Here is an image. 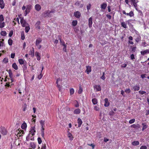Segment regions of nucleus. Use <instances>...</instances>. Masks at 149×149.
<instances>
[{
    "mask_svg": "<svg viewBox=\"0 0 149 149\" xmlns=\"http://www.w3.org/2000/svg\"><path fill=\"white\" fill-rule=\"evenodd\" d=\"M26 9L24 12V15L26 16L27 14L29 13L30 12L31 10L32 9V6L31 4H29L26 6L24 5L22 7V10H24Z\"/></svg>",
    "mask_w": 149,
    "mask_h": 149,
    "instance_id": "1",
    "label": "nucleus"
},
{
    "mask_svg": "<svg viewBox=\"0 0 149 149\" xmlns=\"http://www.w3.org/2000/svg\"><path fill=\"white\" fill-rule=\"evenodd\" d=\"M55 10L54 9L50 11H49V10H48L44 12L43 14L44 15V16L45 17H51L52 16V15L51 14V13H54L55 12Z\"/></svg>",
    "mask_w": 149,
    "mask_h": 149,
    "instance_id": "2",
    "label": "nucleus"
},
{
    "mask_svg": "<svg viewBox=\"0 0 149 149\" xmlns=\"http://www.w3.org/2000/svg\"><path fill=\"white\" fill-rule=\"evenodd\" d=\"M42 42V39L40 38H39L36 39L35 44L38 48L39 49H40L42 47V45L40 44Z\"/></svg>",
    "mask_w": 149,
    "mask_h": 149,
    "instance_id": "3",
    "label": "nucleus"
},
{
    "mask_svg": "<svg viewBox=\"0 0 149 149\" xmlns=\"http://www.w3.org/2000/svg\"><path fill=\"white\" fill-rule=\"evenodd\" d=\"M81 2L79 1H77L74 3V5L76 7H79V8H82L84 6V4H81Z\"/></svg>",
    "mask_w": 149,
    "mask_h": 149,
    "instance_id": "4",
    "label": "nucleus"
},
{
    "mask_svg": "<svg viewBox=\"0 0 149 149\" xmlns=\"http://www.w3.org/2000/svg\"><path fill=\"white\" fill-rule=\"evenodd\" d=\"M20 23L23 27H25L26 26L29 25V24L27 23L26 21L24 20L23 19H21Z\"/></svg>",
    "mask_w": 149,
    "mask_h": 149,
    "instance_id": "5",
    "label": "nucleus"
},
{
    "mask_svg": "<svg viewBox=\"0 0 149 149\" xmlns=\"http://www.w3.org/2000/svg\"><path fill=\"white\" fill-rule=\"evenodd\" d=\"M35 129V126L31 127V130L29 132L30 133L29 134L30 135L31 134L32 136L34 135H35V133L36 132Z\"/></svg>",
    "mask_w": 149,
    "mask_h": 149,
    "instance_id": "6",
    "label": "nucleus"
},
{
    "mask_svg": "<svg viewBox=\"0 0 149 149\" xmlns=\"http://www.w3.org/2000/svg\"><path fill=\"white\" fill-rule=\"evenodd\" d=\"M94 89H96V91H100L101 90V88L100 85H95L94 86Z\"/></svg>",
    "mask_w": 149,
    "mask_h": 149,
    "instance_id": "7",
    "label": "nucleus"
},
{
    "mask_svg": "<svg viewBox=\"0 0 149 149\" xmlns=\"http://www.w3.org/2000/svg\"><path fill=\"white\" fill-rule=\"evenodd\" d=\"M74 16L77 18H79L81 16V14L79 11H77L74 12Z\"/></svg>",
    "mask_w": 149,
    "mask_h": 149,
    "instance_id": "8",
    "label": "nucleus"
},
{
    "mask_svg": "<svg viewBox=\"0 0 149 149\" xmlns=\"http://www.w3.org/2000/svg\"><path fill=\"white\" fill-rule=\"evenodd\" d=\"M0 132L3 135H5L7 134V131L4 127H1L0 129Z\"/></svg>",
    "mask_w": 149,
    "mask_h": 149,
    "instance_id": "9",
    "label": "nucleus"
},
{
    "mask_svg": "<svg viewBox=\"0 0 149 149\" xmlns=\"http://www.w3.org/2000/svg\"><path fill=\"white\" fill-rule=\"evenodd\" d=\"M131 2L132 4H133L135 8H136L137 6V3L138 1L136 2V0H129Z\"/></svg>",
    "mask_w": 149,
    "mask_h": 149,
    "instance_id": "10",
    "label": "nucleus"
},
{
    "mask_svg": "<svg viewBox=\"0 0 149 149\" xmlns=\"http://www.w3.org/2000/svg\"><path fill=\"white\" fill-rule=\"evenodd\" d=\"M93 24V18L92 17H90L88 19V27L91 28Z\"/></svg>",
    "mask_w": 149,
    "mask_h": 149,
    "instance_id": "11",
    "label": "nucleus"
},
{
    "mask_svg": "<svg viewBox=\"0 0 149 149\" xmlns=\"http://www.w3.org/2000/svg\"><path fill=\"white\" fill-rule=\"evenodd\" d=\"M86 69L85 71L88 74L89 73L91 72V66H87L86 67Z\"/></svg>",
    "mask_w": 149,
    "mask_h": 149,
    "instance_id": "12",
    "label": "nucleus"
},
{
    "mask_svg": "<svg viewBox=\"0 0 149 149\" xmlns=\"http://www.w3.org/2000/svg\"><path fill=\"white\" fill-rule=\"evenodd\" d=\"M41 8V6L38 4H36L35 6V9L37 11H39Z\"/></svg>",
    "mask_w": 149,
    "mask_h": 149,
    "instance_id": "13",
    "label": "nucleus"
},
{
    "mask_svg": "<svg viewBox=\"0 0 149 149\" xmlns=\"http://www.w3.org/2000/svg\"><path fill=\"white\" fill-rule=\"evenodd\" d=\"M40 53L38 52H35V55L37 58V60L40 61V60L41 57L40 56Z\"/></svg>",
    "mask_w": 149,
    "mask_h": 149,
    "instance_id": "14",
    "label": "nucleus"
},
{
    "mask_svg": "<svg viewBox=\"0 0 149 149\" xmlns=\"http://www.w3.org/2000/svg\"><path fill=\"white\" fill-rule=\"evenodd\" d=\"M5 7V3L3 0H0V8L1 9H3Z\"/></svg>",
    "mask_w": 149,
    "mask_h": 149,
    "instance_id": "15",
    "label": "nucleus"
},
{
    "mask_svg": "<svg viewBox=\"0 0 149 149\" xmlns=\"http://www.w3.org/2000/svg\"><path fill=\"white\" fill-rule=\"evenodd\" d=\"M105 103L104 104V106L105 107H108L109 105V102H108V99L107 98H106L104 99Z\"/></svg>",
    "mask_w": 149,
    "mask_h": 149,
    "instance_id": "16",
    "label": "nucleus"
},
{
    "mask_svg": "<svg viewBox=\"0 0 149 149\" xmlns=\"http://www.w3.org/2000/svg\"><path fill=\"white\" fill-rule=\"evenodd\" d=\"M44 126H41V135L44 138V130H45L44 128Z\"/></svg>",
    "mask_w": 149,
    "mask_h": 149,
    "instance_id": "17",
    "label": "nucleus"
},
{
    "mask_svg": "<svg viewBox=\"0 0 149 149\" xmlns=\"http://www.w3.org/2000/svg\"><path fill=\"white\" fill-rule=\"evenodd\" d=\"M107 6V5L106 3H103L101 5L100 8L102 9L105 10Z\"/></svg>",
    "mask_w": 149,
    "mask_h": 149,
    "instance_id": "18",
    "label": "nucleus"
},
{
    "mask_svg": "<svg viewBox=\"0 0 149 149\" xmlns=\"http://www.w3.org/2000/svg\"><path fill=\"white\" fill-rule=\"evenodd\" d=\"M18 61L19 63L21 65L24 64L25 63H26V62L22 58L19 59Z\"/></svg>",
    "mask_w": 149,
    "mask_h": 149,
    "instance_id": "19",
    "label": "nucleus"
},
{
    "mask_svg": "<svg viewBox=\"0 0 149 149\" xmlns=\"http://www.w3.org/2000/svg\"><path fill=\"white\" fill-rule=\"evenodd\" d=\"M40 21H38L35 24V27L36 28H38V29H40Z\"/></svg>",
    "mask_w": 149,
    "mask_h": 149,
    "instance_id": "20",
    "label": "nucleus"
},
{
    "mask_svg": "<svg viewBox=\"0 0 149 149\" xmlns=\"http://www.w3.org/2000/svg\"><path fill=\"white\" fill-rule=\"evenodd\" d=\"M81 111V110L80 109H76L74 110V113L75 114H78L80 113Z\"/></svg>",
    "mask_w": 149,
    "mask_h": 149,
    "instance_id": "21",
    "label": "nucleus"
},
{
    "mask_svg": "<svg viewBox=\"0 0 149 149\" xmlns=\"http://www.w3.org/2000/svg\"><path fill=\"white\" fill-rule=\"evenodd\" d=\"M132 88L134 91H138L140 89V87L139 86L135 85L133 86Z\"/></svg>",
    "mask_w": 149,
    "mask_h": 149,
    "instance_id": "22",
    "label": "nucleus"
},
{
    "mask_svg": "<svg viewBox=\"0 0 149 149\" xmlns=\"http://www.w3.org/2000/svg\"><path fill=\"white\" fill-rule=\"evenodd\" d=\"M78 123V127H81L82 124V122L81 119L80 118H78L77 120Z\"/></svg>",
    "mask_w": 149,
    "mask_h": 149,
    "instance_id": "23",
    "label": "nucleus"
},
{
    "mask_svg": "<svg viewBox=\"0 0 149 149\" xmlns=\"http://www.w3.org/2000/svg\"><path fill=\"white\" fill-rule=\"evenodd\" d=\"M68 137L69 138L70 140L72 141L73 140L74 137L72 136V134L70 132H68Z\"/></svg>",
    "mask_w": 149,
    "mask_h": 149,
    "instance_id": "24",
    "label": "nucleus"
},
{
    "mask_svg": "<svg viewBox=\"0 0 149 149\" xmlns=\"http://www.w3.org/2000/svg\"><path fill=\"white\" fill-rule=\"evenodd\" d=\"M142 125L143 126L142 129V131H143L146 129L148 127V126L146 123H142Z\"/></svg>",
    "mask_w": 149,
    "mask_h": 149,
    "instance_id": "25",
    "label": "nucleus"
},
{
    "mask_svg": "<svg viewBox=\"0 0 149 149\" xmlns=\"http://www.w3.org/2000/svg\"><path fill=\"white\" fill-rule=\"evenodd\" d=\"M132 144L134 146H136L139 145V142L138 141H134L132 142Z\"/></svg>",
    "mask_w": 149,
    "mask_h": 149,
    "instance_id": "26",
    "label": "nucleus"
},
{
    "mask_svg": "<svg viewBox=\"0 0 149 149\" xmlns=\"http://www.w3.org/2000/svg\"><path fill=\"white\" fill-rule=\"evenodd\" d=\"M12 66L15 70H17L18 69V67L15 63H14L13 64Z\"/></svg>",
    "mask_w": 149,
    "mask_h": 149,
    "instance_id": "27",
    "label": "nucleus"
},
{
    "mask_svg": "<svg viewBox=\"0 0 149 149\" xmlns=\"http://www.w3.org/2000/svg\"><path fill=\"white\" fill-rule=\"evenodd\" d=\"M27 127V125L25 123H23L22 125L21 128L22 129H25Z\"/></svg>",
    "mask_w": 149,
    "mask_h": 149,
    "instance_id": "28",
    "label": "nucleus"
},
{
    "mask_svg": "<svg viewBox=\"0 0 149 149\" xmlns=\"http://www.w3.org/2000/svg\"><path fill=\"white\" fill-rule=\"evenodd\" d=\"M126 15L129 16L130 17H132L134 16V14L133 12L132 11H131L129 13H127Z\"/></svg>",
    "mask_w": 149,
    "mask_h": 149,
    "instance_id": "29",
    "label": "nucleus"
},
{
    "mask_svg": "<svg viewBox=\"0 0 149 149\" xmlns=\"http://www.w3.org/2000/svg\"><path fill=\"white\" fill-rule=\"evenodd\" d=\"M121 26L125 29H127V28L126 24L124 22H122L121 23Z\"/></svg>",
    "mask_w": 149,
    "mask_h": 149,
    "instance_id": "30",
    "label": "nucleus"
},
{
    "mask_svg": "<svg viewBox=\"0 0 149 149\" xmlns=\"http://www.w3.org/2000/svg\"><path fill=\"white\" fill-rule=\"evenodd\" d=\"M30 29V26H29V25H27V26H25V32H26V33H28L29 32V31Z\"/></svg>",
    "mask_w": 149,
    "mask_h": 149,
    "instance_id": "31",
    "label": "nucleus"
},
{
    "mask_svg": "<svg viewBox=\"0 0 149 149\" xmlns=\"http://www.w3.org/2000/svg\"><path fill=\"white\" fill-rule=\"evenodd\" d=\"M92 101L94 104H96L97 103V100L96 98L93 99L92 100Z\"/></svg>",
    "mask_w": 149,
    "mask_h": 149,
    "instance_id": "32",
    "label": "nucleus"
},
{
    "mask_svg": "<svg viewBox=\"0 0 149 149\" xmlns=\"http://www.w3.org/2000/svg\"><path fill=\"white\" fill-rule=\"evenodd\" d=\"M0 28H2L4 27L5 25V23L4 22H0Z\"/></svg>",
    "mask_w": 149,
    "mask_h": 149,
    "instance_id": "33",
    "label": "nucleus"
},
{
    "mask_svg": "<svg viewBox=\"0 0 149 149\" xmlns=\"http://www.w3.org/2000/svg\"><path fill=\"white\" fill-rule=\"evenodd\" d=\"M77 20H73L72 22V25L73 26H75L77 24Z\"/></svg>",
    "mask_w": 149,
    "mask_h": 149,
    "instance_id": "34",
    "label": "nucleus"
},
{
    "mask_svg": "<svg viewBox=\"0 0 149 149\" xmlns=\"http://www.w3.org/2000/svg\"><path fill=\"white\" fill-rule=\"evenodd\" d=\"M59 40H60V42L61 45H62L63 46H64V45H66L65 44V42L63 40H62L60 38H59Z\"/></svg>",
    "mask_w": 149,
    "mask_h": 149,
    "instance_id": "35",
    "label": "nucleus"
},
{
    "mask_svg": "<svg viewBox=\"0 0 149 149\" xmlns=\"http://www.w3.org/2000/svg\"><path fill=\"white\" fill-rule=\"evenodd\" d=\"M8 73L9 74V76L10 79L13 78V73L12 72V71L11 70H9V71L8 72Z\"/></svg>",
    "mask_w": 149,
    "mask_h": 149,
    "instance_id": "36",
    "label": "nucleus"
},
{
    "mask_svg": "<svg viewBox=\"0 0 149 149\" xmlns=\"http://www.w3.org/2000/svg\"><path fill=\"white\" fill-rule=\"evenodd\" d=\"M1 35L3 36H5L7 34L6 32L5 31H2L0 33Z\"/></svg>",
    "mask_w": 149,
    "mask_h": 149,
    "instance_id": "37",
    "label": "nucleus"
},
{
    "mask_svg": "<svg viewBox=\"0 0 149 149\" xmlns=\"http://www.w3.org/2000/svg\"><path fill=\"white\" fill-rule=\"evenodd\" d=\"M13 40L10 39H9L8 41V43L9 45L11 46L13 44Z\"/></svg>",
    "mask_w": 149,
    "mask_h": 149,
    "instance_id": "38",
    "label": "nucleus"
},
{
    "mask_svg": "<svg viewBox=\"0 0 149 149\" xmlns=\"http://www.w3.org/2000/svg\"><path fill=\"white\" fill-rule=\"evenodd\" d=\"M141 40V37L140 36H139L138 37H137L135 39V41L137 42H139Z\"/></svg>",
    "mask_w": 149,
    "mask_h": 149,
    "instance_id": "39",
    "label": "nucleus"
},
{
    "mask_svg": "<svg viewBox=\"0 0 149 149\" xmlns=\"http://www.w3.org/2000/svg\"><path fill=\"white\" fill-rule=\"evenodd\" d=\"M133 21V20L132 19H130L128 20L127 22L129 26H130L131 24V22H132Z\"/></svg>",
    "mask_w": 149,
    "mask_h": 149,
    "instance_id": "40",
    "label": "nucleus"
},
{
    "mask_svg": "<svg viewBox=\"0 0 149 149\" xmlns=\"http://www.w3.org/2000/svg\"><path fill=\"white\" fill-rule=\"evenodd\" d=\"M22 107L23 111H25L27 109V105L26 104V103L24 104Z\"/></svg>",
    "mask_w": 149,
    "mask_h": 149,
    "instance_id": "41",
    "label": "nucleus"
},
{
    "mask_svg": "<svg viewBox=\"0 0 149 149\" xmlns=\"http://www.w3.org/2000/svg\"><path fill=\"white\" fill-rule=\"evenodd\" d=\"M19 132H20V133H18V134H19V136H22L23 134L24 133V131L23 130H20Z\"/></svg>",
    "mask_w": 149,
    "mask_h": 149,
    "instance_id": "42",
    "label": "nucleus"
},
{
    "mask_svg": "<svg viewBox=\"0 0 149 149\" xmlns=\"http://www.w3.org/2000/svg\"><path fill=\"white\" fill-rule=\"evenodd\" d=\"M74 102H75L76 103V104H74L75 107H79V104L78 101L76 100H75Z\"/></svg>",
    "mask_w": 149,
    "mask_h": 149,
    "instance_id": "43",
    "label": "nucleus"
},
{
    "mask_svg": "<svg viewBox=\"0 0 149 149\" xmlns=\"http://www.w3.org/2000/svg\"><path fill=\"white\" fill-rule=\"evenodd\" d=\"M70 95L73 94L74 92V90L73 88H71L70 91Z\"/></svg>",
    "mask_w": 149,
    "mask_h": 149,
    "instance_id": "44",
    "label": "nucleus"
},
{
    "mask_svg": "<svg viewBox=\"0 0 149 149\" xmlns=\"http://www.w3.org/2000/svg\"><path fill=\"white\" fill-rule=\"evenodd\" d=\"M83 91V89L81 87V86L79 87V91H78V93L79 94H81Z\"/></svg>",
    "mask_w": 149,
    "mask_h": 149,
    "instance_id": "45",
    "label": "nucleus"
},
{
    "mask_svg": "<svg viewBox=\"0 0 149 149\" xmlns=\"http://www.w3.org/2000/svg\"><path fill=\"white\" fill-rule=\"evenodd\" d=\"M3 61L4 63H6L8 62V60L7 58H5L3 59Z\"/></svg>",
    "mask_w": 149,
    "mask_h": 149,
    "instance_id": "46",
    "label": "nucleus"
},
{
    "mask_svg": "<svg viewBox=\"0 0 149 149\" xmlns=\"http://www.w3.org/2000/svg\"><path fill=\"white\" fill-rule=\"evenodd\" d=\"M4 19L3 15H0V22H3L4 21Z\"/></svg>",
    "mask_w": 149,
    "mask_h": 149,
    "instance_id": "47",
    "label": "nucleus"
},
{
    "mask_svg": "<svg viewBox=\"0 0 149 149\" xmlns=\"http://www.w3.org/2000/svg\"><path fill=\"white\" fill-rule=\"evenodd\" d=\"M91 3H89L88 5L87 6V9L88 11L89 10L91 9Z\"/></svg>",
    "mask_w": 149,
    "mask_h": 149,
    "instance_id": "48",
    "label": "nucleus"
},
{
    "mask_svg": "<svg viewBox=\"0 0 149 149\" xmlns=\"http://www.w3.org/2000/svg\"><path fill=\"white\" fill-rule=\"evenodd\" d=\"M124 91L127 93H129L131 91L130 89L128 88L125 90Z\"/></svg>",
    "mask_w": 149,
    "mask_h": 149,
    "instance_id": "49",
    "label": "nucleus"
},
{
    "mask_svg": "<svg viewBox=\"0 0 149 149\" xmlns=\"http://www.w3.org/2000/svg\"><path fill=\"white\" fill-rule=\"evenodd\" d=\"M136 47H133L132 48V50H131V52L133 53L136 50Z\"/></svg>",
    "mask_w": 149,
    "mask_h": 149,
    "instance_id": "50",
    "label": "nucleus"
},
{
    "mask_svg": "<svg viewBox=\"0 0 149 149\" xmlns=\"http://www.w3.org/2000/svg\"><path fill=\"white\" fill-rule=\"evenodd\" d=\"M135 120L134 119H132L129 120V123L130 124H132L135 122Z\"/></svg>",
    "mask_w": 149,
    "mask_h": 149,
    "instance_id": "51",
    "label": "nucleus"
},
{
    "mask_svg": "<svg viewBox=\"0 0 149 149\" xmlns=\"http://www.w3.org/2000/svg\"><path fill=\"white\" fill-rule=\"evenodd\" d=\"M101 78L103 79V80H105V72H103L102 73V76L101 77Z\"/></svg>",
    "mask_w": 149,
    "mask_h": 149,
    "instance_id": "52",
    "label": "nucleus"
},
{
    "mask_svg": "<svg viewBox=\"0 0 149 149\" xmlns=\"http://www.w3.org/2000/svg\"><path fill=\"white\" fill-rule=\"evenodd\" d=\"M23 68L24 70H26L27 68L26 66V63H25L24 64H23Z\"/></svg>",
    "mask_w": 149,
    "mask_h": 149,
    "instance_id": "53",
    "label": "nucleus"
},
{
    "mask_svg": "<svg viewBox=\"0 0 149 149\" xmlns=\"http://www.w3.org/2000/svg\"><path fill=\"white\" fill-rule=\"evenodd\" d=\"M45 122L44 120H41L40 121V123L41 125V126H44L45 125Z\"/></svg>",
    "mask_w": 149,
    "mask_h": 149,
    "instance_id": "54",
    "label": "nucleus"
},
{
    "mask_svg": "<svg viewBox=\"0 0 149 149\" xmlns=\"http://www.w3.org/2000/svg\"><path fill=\"white\" fill-rule=\"evenodd\" d=\"M33 50L31 51V55L32 56V57H33L34 56V48H33Z\"/></svg>",
    "mask_w": 149,
    "mask_h": 149,
    "instance_id": "55",
    "label": "nucleus"
},
{
    "mask_svg": "<svg viewBox=\"0 0 149 149\" xmlns=\"http://www.w3.org/2000/svg\"><path fill=\"white\" fill-rule=\"evenodd\" d=\"M37 139H38V143L39 144H40L42 142V140H41V138L40 137H38V138Z\"/></svg>",
    "mask_w": 149,
    "mask_h": 149,
    "instance_id": "56",
    "label": "nucleus"
},
{
    "mask_svg": "<svg viewBox=\"0 0 149 149\" xmlns=\"http://www.w3.org/2000/svg\"><path fill=\"white\" fill-rule=\"evenodd\" d=\"M141 53L142 55H144L145 54H146V50L143 51H141Z\"/></svg>",
    "mask_w": 149,
    "mask_h": 149,
    "instance_id": "57",
    "label": "nucleus"
},
{
    "mask_svg": "<svg viewBox=\"0 0 149 149\" xmlns=\"http://www.w3.org/2000/svg\"><path fill=\"white\" fill-rule=\"evenodd\" d=\"M138 127V125H136L134 124L132 125L131 126V127H132V128H137Z\"/></svg>",
    "mask_w": 149,
    "mask_h": 149,
    "instance_id": "58",
    "label": "nucleus"
},
{
    "mask_svg": "<svg viewBox=\"0 0 149 149\" xmlns=\"http://www.w3.org/2000/svg\"><path fill=\"white\" fill-rule=\"evenodd\" d=\"M31 147L33 149L35 148L36 147V145L34 143L31 144Z\"/></svg>",
    "mask_w": 149,
    "mask_h": 149,
    "instance_id": "59",
    "label": "nucleus"
},
{
    "mask_svg": "<svg viewBox=\"0 0 149 149\" xmlns=\"http://www.w3.org/2000/svg\"><path fill=\"white\" fill-rule=\"evenodd\" d=\"M41 149H46V145L45 144H42Z\"/></svg>",
    "mask_w": 149,
    "mask_h": 149,
    "instance_id": "60",
    "label": "nucleus"
},
{
    "mask_svg": "<svg viewBox=\"0 0 149 149\" xmlns=\"http://www.w3.org/2000/svg\"><path fill=\"white\" fill-rule=\"evenodd\" d=\"M130 58L131 60H133L135 58L134 55L133 54H132L130 56Z\"/></svg>",
    "mask_w": 149,
    "mask_h": 149,
    "instance_id": "61",
    "label": "nucleus"
},
{
    "mask_svg": "<svg viewBox=\"0 0 149 149\" xmlns=\"http://www.w3.org/2000/svg\"><path fill=\"white\" fill-rule=\"evenodd\" d=\"M139 94L141 95H143V94L146 93V92L145 91H139Z\"/></svg>",
    "mask_w": 149,
    "mask_h": 149,
    "instance_id": "62",
    "label": "nucleus"
},
{
    "mask_svg": "<svg viewBox=\"0 0 149 149\" xmlns=\"http://www.w3.org/2000/svg\"><path fill=\"white\" fill-rule=\"evenodd\" d=\"M114 112L113 111H110L109 113V115L110 116L114 115Z\"/></svg>",
    "mask_w": 149,
    "mask_h": 149,
    "instance_id": "63",
    "label": "nucleus"
},
{
    "mask_svg": "<svg viewBox=\"0 0 149 149\" xmlns=\"http://www.w3.org/2000/svg\"><path fill=\"white\" fill-rule=\"evenodd\" d=\"M13 34V30H11L9 33V36L10 37H11L12 36Z\"/></svg>",
    "mask_w": 149,
    "mask_h": 149,
    "instance_id": "64",
    "label": "nucleus"
}]
</instances>
